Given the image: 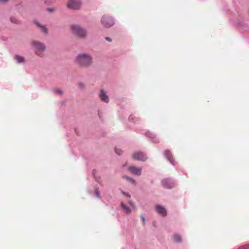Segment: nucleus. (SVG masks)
Returning a JSON list of instances; mask_svg holds the SVG:
<instances>
[{"mask_svg": "<svg viewBox=\"0 0 249 249\" xmlns=\"http://www.w3.org/2000/svg\"><path fill=\"white\" fill-rule=\"evenodd\" d=\"M76 61L80 66L87 67L92 64V57L89 54L81 53L78 55Z\"/></svg>", "mask_w": 249, "mask_h": 249, "instance_id": "nucleus-1", "label": "nucleus"}, {"mask_svg": "<svg viewBox=\"0 0 249 249\" xmlns=\"http://www.w3.org/2000/svg\"><path fill=\"white\" fill-rule=\"evenodd\" d=\"M31 45L35 49V53L37 55L42 57L43 53L46 48L44 44L39 41L34 40L31 42Z\"/></svg>", "mask_w": 249, "mask_h": 249, "instance_id": "nucleus-2", "label": "nucleus"}, {"mask_svg": "<svg viewBox=\"0 0 249 249\" xmlns=\"http://www.w3.org/2000/svg\"><path fill=\"white\" fill-rule=\"evenodd\" d=\"M73 33L81 38H85L87 36L86 31L79 25H73L71 26Z\"/></svg>", "mask_w": 249, "mask_h": 249, "instance_id": "nucleus-3", "label": "nucleus"}, {"mask_svg": "<svg viewBox=\"0 0 249 249\" xmlns=\"http://www.w3.org/2000/svg\"><path fill=\"white\" fill-rule=\"evenodd\" d=\"M101 21L102 25L106 28L110 27L113 26L114 23L112 18L107 15L103 16L101 18Z\"/></svg>", "mask_w": 249, "mask_h": 249, "instance_id": "nucleus-4", "label": "nucleus"}, {"mask_svg": "<svg viewBox=\"0 0 249 249\" xmlns=\"http://www.w3.org/2000/svg\"><path fill=\"white\" fill-rule=\"evenodd\" d=\"M81 5V0H69L67 3V7L73 10L79 9Z\"/></svg>", "mask_w": 249, "mask_h": 249, "instance_id": "nucleus-5", "label": "nucleus"}, {"mask_svg": "<svg viewBox=\"0 0 249 249\" xmlns=\"http://www.w3.org/2000/svg\"><path fill=\"white\" fill-rule=\"evenodd\" d=\"M132 157L135 160L143 161H145L147 159L146 155L144 153L141 151L134 153Z\"/></svg>", "mask_w": 249, "mask_h": 249, "instance_id": "nucleus-6", "label": "nucleus"}, {"mask_svg": "<svg viewBox=\"0 0 249 249\" xmlns=\"http://www.w3.org/2000/svg\"><path fill=\"white\" fill-rule=\"evenodd\" d=\"M162 186L167 189H170L174 187L175 184L170 179H164L161 181Z\"/></svg>", "mask_w": 249, "mask_h": 249, "instance_id": "nucleus-7", "label": "nucleus"}, {"mask_svg": "<svg viewBox=\"0 0 249 249\" xmlns=\"http://www.w3.org/2000/svg\"><path fill=\"white\" fill-rule=\"evenodd\" d=\"M128 169L133 174L140 176L142 174V168L136 167L134 166H130L129 167Z\"/></svg>", "mask_w": 249, "mask_h": 249, "instance_id": "nucleus-8", "label": "nucleus"}, {"mask_svg": "<svg viewBox=\"0 0 249 249\" xmlns=\"http://www.w3.org/2000/svg\"><path fill=\"white\" fill-rule=\"evenodd\" d=\"M157 213L161 214L163 216H165L167 214L166 209L160 205H157L156 207Z\"/></svg>", "mask_w": 249, "mask_h": 249, "instance_id": "nucleus-9", "label": "nucleus"}, {"mask_svg": "<svg viewBox=\"0 0 249 249\" xmlns=\"http://www.w3.org/2000/svg\"><path fill=\"white\" fill-rule=\"evenodd\" d=\"M99 97L102 101H104L106 103H108L109 102L108 96L107 95L106 93L104 92V91L103 89H101L100 90Z\"/></svg>", "mask_w": 249, "mask_h": 249, "instance_id": "nucleus-10", "label": "nucleus"}, {"mask_svg": "<svg viewBox=\"0 0 249 249\" xmlns=\"http://www.w3.org/2000/svg\"><path fill=\"white\" fill-rule=\"evenodd\" d=\"M164 154L168 160L172 163H173V158L171 151L169 150H166L164 152Z\"/></svg>", "mask_w": 249, "mask_h": 249, "instance_id": "nucleus-11", "label": "nucleus"}, {"mask_svg": "<svg viewBox=\"0 0 249 249\" xmlns=\"http://www.w3.org/2000/svg\"><path fill=\"white\" fill-rule=\"evenodd\" d=\"M35 24L36 25V26L37 27H38L40 28V31L42 33H43L44 34H47L48 33V29L46 27V26L42 25L41 23H39L37 21H35Z\"/></svg>", "mask_w": 249, "mask_h": 249, "instance_id": "nucleus-12", "label": "nucleus"}, {"mask_svg": "<svg viewBox=\"0 0 249 249\" xmlns=\"http://www.w3.org/2000/svg\"><path fill=\"white\" fill-rule=\"evenodd\" d=\"M14 59L17 61L18 63H22L25 61V59L23 56L15 55L14 57Z\"/></svg>", "mask_w": 249, "mask_h": 249, "instance_id": "nucleus-13", "label": "nucleus"}, {"mask_svg": "<svg viewBox=\"0 0 249 249\" xmlns=\"http://www.w3.org/2000/svg\"><path fill=\"white\" fill-rule=\"evenodd\" d=\"M121 206L125 210L126 213L128 214L131 212V210L129 209V208L125 205L123 203H121Z\"/></svg>", "mask_w": 249, "mask_h": 249, "instance_id": "nucleus-14", "label": "nucleus"}, {"mask_svg": "<svg viewBox=\"0 0 249 249\" xmlns=\"http://www.w3.org/2000/svg\"><path fill=\"white\" fill-rule=\"evenodd\" d=\"M174 240L175 241L177 242H180L181 240V237L178 234H175L174 236Z\"/></svg>", "mask_w": 249, "mask_h": 249, "instance_id": "nucleus-15", "label": "nucleus"}, {"mask_svg": "<svg viewBox=\"0 0 249 249\" xmlns=\"http://www.w3.org/2000/svg\"><path fill=\"white\" fill-rule=\"evenodd\" d=\"M10 21L12 23L15 24H19L20 23L19 21H18L16 18L14 17H11L10 18Z\"/></svg>", "mask_w": 249, "mask_h": 249, "instance_id": "nucleus-16", "label": "nucleus"}, {"mask_svg": "<svg viewBox=\"0 0 249 249\" xmlns=\"http://www.w3.org/2000/svg\"><path fill=\"white\" fill-rule=\"evenodd\" d=\"M238 249H249V244L241 246Z\"/></svg>", "mask_w": 249, "mask_h": 249, "instance_id": "nucleus-17", "label": "nucleus"}, {"mask_svg": "<svg viewBox=\"0 0 249 249\" xmlns=\"http://www.w3.org/2000/svg\"><path fill=\"white\" fill-rule=\"evenodd\" d=\"M115 153L116 154H117L118 155H120L122 154V151L121 149H118V148H116L115 149Z\"/></svg>", "mask_w": 249, "mask_h": 249, "instance_id": "nucleus-18", "label": "nucleus"}, {"mask_svg": "<svg viewBox=\"0 0 249 249\" xmlns=\"http://www.w3.org/2000/svg\"><path fill=\"white\" fill-rule=\"evenodd\" d=\"M124 178H126V179L131 181L133 183H134L135 182V180L133 178L128 177L127 176H124Z\"/></svg>", "mask_w": 249, "mask_h": 249, "instance_id": "nucleus-19", "label": "nucleus"}, {"mask_svg": "<svg viewBox=\"0 0 249 249\" xmlns=\"http://www.w3.org/2000/svg\"><path fill=\"white\" fill-rule=\"evenodd\" d=\"M54 0H45V2L47 3H51L53 2Z\"/></svg>", "mask_w": 249, "mask_h": 249, "instance_id": "nucleus-20", "label": "nucleus"}, {"mask_svg": "<svg viewBox=\"0 0 249 249\" xmlns=\"http://www.w3.org/2000/svg\"><path fill=\"white\" fill-rule=\"evenodd\" d=\"M129 203L132 206V207L133 208H134V209L135 208V204H134V203L133 202H132L131 201H129Z\"/></svg>", "mask_w": 249, "mask_h": 249, "instance_id": "nucleus-21", "label": "nucleus"}, {"mask_svg": "<svg viewBox=\"0 0 249 249\" xmlns=\"http://www.w3.org/2000/svg\"><path fill=\"white\" fill-rule=\"evenodd\" d=\"M105 39L109 42H111L112 41L111 39L109 37H105Z\"/></svg>", "mask_w": 249, "mask_h": 249, "instance_id": "nucleus-22", "label": "nucleus"}, {"mask_svg": "<svg viewBox=\"0 0 249 249\" xmlns=\"http://www.w3.org/2000/svg\"><path fill=\"white\" fill-rule=\"evenodd\" d=\"M56 92L58 93H59V94H62V92L61 91H60V90H59V89L56 90Z\"/></svg>", "mask_w": 249, "mask_h": 249, "instance_id": "nucleus-23", "label": "nucleus"}, {"mask_svg": "<svg viewBox=\"0 0 249 249\" xmlns=\"http://www.w3.org/2000/svg\"><path fill=\"white\" fill-rule=\"evenodd\" d=\"M46 10L49 12H53V10L51 8H47Z\"/></svg>", "mask_w": 249, "mask_h": 249, "instance_id": "nucleus-24", "label": "nucleus"}, {"mask_svg": "<svg viewBox=\"0 0 249 249\" xmlns=\"http://www.w3.org/2000/svg\"><path fill=\"white\" fill-rule=\"evenodd\" d=\"M141 218H142V221L143 222V223H144V222H145V218L143 217V216L142 215L141 216Z\"/></svg>", "mask_w": 249, "mask_h": 249, "instance_id": "nucleus-25", "label": "nucleus"}, {"mask_svg": "<svg viewBox=\"0 0 249 249\" xmlns=\"http://www.w3.org/2000/svg\"><path fill=\"white\" fill-rule=\"evenodd\" d=\"M8 0H0V2H5L7 1Z\"/></svg>", "mask_w": 249, "mask_h": 249, "instance_id": "nucleus-26", "label": "nucleus"}, {"mask_svg": "<svg viewBox=\"0 0 249 249\" xmlns=\"http://www.w3.org/2000/svg\"><path fill=\"white\" fill-rule=\"evenodd\" d=\"M126 196L128 197H130V196L128 194H126Z\"/></svg>", "mask_w": 249, "mask_h": 249, "instance_id": "nucleus-27", "label": "nucleus"}, {"mask_svg": "<svg viewBox=\"0 0 249 249\" xmlns=\"http://www.w3.org/2000/svg\"><path fill=\"white\" fill-rule=\"evenodd\" d=\"M96 194H97V196H99V193H98V191H96Z\"/></svg>", "mask_w": 249, "mask_h": 249, "instance_id": "nucleus-28", "label": "nucleus"}, {"mask_svg": "<svg viewBox=\"0 0 249 249\" xmlns=\"http://www.w3.org/2000/svg\"><path fill=\"white\" fill-rule=\"evenodd\" d=\"M80 86L82 88H83V87H84V86H83V85H82V84H80Z\"/></svg>", "mask_w": 249, "mask_h": 249, "instance_id": "nucleus-29", "label": "nucleus"}]
</instances>
